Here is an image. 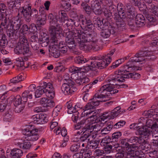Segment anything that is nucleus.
<instances>
[{
    "instance_id": "1",
    "label": "nucleus",
    "mask_w": 158,
    "mask_h": 158,
    "mask_svg": "<svg viewBox=\"0 0 158 158\" xmlns=\"http://www.w3.org/2000/svg\"><path fill=\"white\" fill-rule=\"evenodd\" d=\"M138 62L137 57L131 58L125 65L121 66L118 71L115 72L114 78L109 81V84L102 86L84 108H83L81 104L77 103L74 106V110L77 111L82 109L83 111L81 114V117H86L85 118L88 119V122L91 121L92 123H94L97 116V113L93 108L99 105L100 102H105L108 100L110 94L112 95L118 92L117 89H114L115 85L117 84L116 82H123L125 78H131L135 79L138 78V73L134 72L138 70V67L135 65V63Z\"/></svg>"
},
{
    "instance_id": "2",
    "label": "nucleus",
    "mask_w": 158,
    "mask_h": 158,
    "mask_svg": "<svg viewBox=\"0 0 158 158\" xmlns=\"http://www.w3.org/2000/svg\"><path fill=\"white\" fill-rule=\"evenodd\" d=\"M73 33L74 39L76 42L78 43L81 50L88 51L91 49L97 51L100 49V41L98 38L88 37L80 30L74 29L73 30Z\"/></svg>"
},
{
    "instance_id": "3",
    "label": "nucleus",
    "mask_w": 158,
    "mask_h": 158,
    "mask_svg": "<svg viewBox=\"0 0 158 158\" xmlns=\"http://www.w3.org/2000/svg\"><path fill=\"white\" fill-rule=\"evenodd\" d=\"M51 31V37L49 40L47 37H43L42 38V46H47L49 45V47L56 44L58 41V39L62 35V29L59 25H57L56 27L51 26L50 28Z\"/></svg>"
},
{
    "instance_id": "4",
    "label": "nucleus",
    "mask_w": 158,
    "mask_h": 158,
    "mask_svg": "<svg viewBox=\"0 0 158 158\" xmlns=\"http://www.w3.org/2000/svg\"><path fill=\"white\" fill-rule=\"evenodd\" d=\"M89 122L90 124L87 127L84 135L80 137V140L81 142L89 143H91L93 139L96 137L97 135V132L100 129L99 128H98V127L100 126H98L95 123V121L92 123L91 121Z\"/></svg>"
},
{
    "instance_id": "5",
    "label": "nucleus",
    "mask_w": 158,
    "mask_h": 158,
    "mask_svg": "<svg viewBox=\"0 0 158 158\" xmlns=\"http://www.w3.org/2000/svg\"><path fill=\"white\" fill-rule=\"evenodd\" d=\"M45 93L46 95L49 98H53L55 96L54 88L50 83H46L43 81L42 86L37 87L35 93V98H39L44 93Z\"/></svg>"
},
{
    "instance_id": "6",
    "label": "nucleus",
    "mask_w": 158,
    "mask_h": 158,
    "mask_svg": "<svg viewBox=\"0 0 158 158\" xmlns=\"http://www.w3.org/2000/svg\"><path fill=\"white\" fill-rule=\"evenodd\" d=\"M114 49L111 50L107 55H103L102 59L98 60V57L95 56L93 57L91 59L97 60V61H94L93 62L94 66H95V70L97 67L99 69H103L106 67L111 62L112 60L111 56L115 52Z\"/></svg>"
},
{
    "instance_id": "7",
    "label": "nucleus",
    "mask_w": 158,
    "mask_h": 158,
    "mask_svg": "<svg viewBox=\"0 0 158 158\" xmlns=\"http://www.w3.org/2000/svg\"><path fill=\"white\" fill-rule=\"evenodd\" d=\"M73 30L70 31L69 29L66 30L63 35L66 38L65 42L69 48L72 50V52L76 55H79L81 52L76 49V41L74 39L73 34Z\"/></svg>"
},
{
    "instance_id": "8",
    "label": "nucleus",
    "mask_w": 158,
    "mask_h": 158,
    "mask_svg": "<svg viewBox=\"0 0 158 158\" xmlns=\"http://www.w3.org/2000/svg\"><path fill=\"white\" fill-rule=\"evenodd\" d=\"M29 51V44L27 38L24 36H20L14 51L17 54H25Z\"/></svg>"
},
{
    "instance_id": "9",
    "label": "nucleus",
    "mask_w": 158,
    "mask_h": 158,
    "mask_svg": "<svg viewBox=\"0 0 158 158\" xmlns=\"http://www.w3.org/2000/svg\"><path fill=\"white\" fill-rule=\"evenodd\" d=\"M151 132L152 131L145 126L139 127V135H140L139 136V149H145L146 140Z\"/></svg>"
},
{
    "instance_id": "10",
    "label": "nucleus",
    "mask_w": 158,
    "mask_h": 158,
    "mask_svg": "<svg viewBox=\"0 0 158 158\" xmlns=\"http://www.w3.org/2000/svg\"><path fill=\"white\" fill-rule=\"evenodd\" d=\"M31 125H29L22 131L23 134L24 135L26 140L29 141H35L37 140L39 137V135L37 133L38 130L33 129Z\"/></svg>"
},
{
    "instance_id": "11",
    "label": "nucleus",
    "mask_w": 158,
    "mask_h": 158,
    "mask_svg": "<svg viewBox=\"0 0 158 158\" xmlns=\"http://www.w3.org/2000/svg\"><path fill=\"white\" fill-rule=\"evenodd\" d=\"M153 55V52L147 48L141 49L139 52V70L144 68L145 57L151 56Z\"/></svg>"
},
{
    "instance_id": "12",
    "label": "nucleus",
    "mask_w": 158,
    "mask_h": 158,
    "mask_svg": "<svg viewBox=\"0 0 158 158\" xmlns=\"http://www.w3.org/2000/svg\"><path fill=\"white\" fill-rule=\"evenodd\" d=\"M61 89L65 95H70L76 90V88L74 86V82L71 80H69L68 83L63 84Z\"/></svg>"
},
{
    "instance_id": "13",
    "label": "nucleus",
    "mask_w": 158,
    "mask_h": 158,
    "mask_svg": "<svg viewBox=\"0 0 158 158\" xmlns=\"http://www.w3.org/2000/svg\"><path fill=\"white\" fill-rule=\"evenodd\" d=\"M139 10L141 12V14H139V27L144 26L145 23L146 16L148 14V6L143 5V7H140Z\"/></svg>"
},
{
    "instance_id": "14",
    "label": "nucleus",
    "mask_w": 158,
    "mask_h": 158,
    "mask_svg": "<svg viewBox=\"0 0 158 158\" xmlns=\"http://www.w3.org/2000/svg\"><path fill=\"white\" fill-rule=\"evenodd\" d=\"M36 88V85L35 84L31 85L28 87V90L25 91L22 94L23 101L24 102H26L28 98L31 99L32 98L33 91Z\"/></svg>"
},
{
    "instance_id": "15",
    "label": "nucleus",
    "mask_w": 158,
    "mask_h": 158,
    "mask_svg": "<svg viewBox=\"0 0 158 158\" xmlns=\"http://www.w3.org/2000/svg\"><path fill=\"white\" fill-rule=\"evenodd\" d=\"M115 27L113 24L110 25L102 30L101 35L103 38H107L110 36L111 34H113L115 33Z\"/></svg>"
},
{
    "instance_id": "16",
    "label": "nucleus",
    "mask_w": 158,
    "mask_h": 158,
    "mask_svg": "<svg viewBox=\"0 0 158 158\" xmlns=\"http://www.w3.org/2000/svg\"><path fill=\"white\" fill-rule=\"evenodd\" d=\"M102 4L101 2H99L98 1H94L91 4L92 9L95 14L99 15L103 13V10L101 6Z\"/></svg>"
},
{
    "instance_id": "17",
    "label": "nucleus",
    "mask_w": 158,
    "mask_h": 158,
    "mask_svg": "<svg viewBox=\"0 0 158 158\" xmlns=\"http://www.w3.org/2000/svg\"><path fill=\"white\" fill-rule=\"evenodd\" d=\"M86 31L85 32L81 30L84 33H85L88 37H91V38L95 37L98 38L97 36V34L94 31V27L93 24H88L85 25Z\"/></svg>"
},
{
    "instance_id": "18",
    "label": "nucleus",
    "mask_w": 158,
    "mask_h": 158,
    "mask_svg": "<svg viewBox=\"0 0 158 158\" xmlns=\"http://www.w3.org/2000/svg\"><path fill=\"white\" fill-rule=\"evenodd\" d=\"M6 9V6L5 4L3 3L0 4V20L1 21V25L4 26L7 23V19L5 16V14L4 12L2 11H4Z\"/></svg>"
},
{
    "instance_id": "19",
    "label": "nucleus",
    "mask_w": 158,
    "mask_h": 158,
    "mask_svg": "<svg viewBox=\"0 0 158 158\" xmlns=\"http://www.w3.org/2000/svg\"><path fill=\"white\" fill-rule=\"evenodd\" d=\"M23 154L22 151L19 148H13L10 152V158H19Z\"/></svg>"
},
{
    "instance_id": "20",
    "label": "nucleus",
    "mask_w": 158,
    "mask_h": 158,
    "mask_svg": "<svg viewBox=\"0 0 158 158\" xmlns=\"http://www.w3.org/2000/svg\"><path fill=\"white\" fill-rule=\"evenodd\" d=\"M11 24L14 31L18 30L21 26L20 20L18 17L13 18L11 21Z\"/></svg>"
},
{
    "instance_id": "21",
    "label": "nucleus",
    "mask_w": 158,
    "mask_h": 158,
    "mask_svg": "<svg viewBox=\"0 0 158 158\" xmlns=\"http://www.w3.org/2000/svg\"><path fill=\"white\" fill-rule=\"evenodd\" d=\"M56 21L60 23H64L65 21L68 19V17L65 12L64 10H60L59 12V15L56 17Z\"/></svg>"
},
{
    "instance_id": "22",
    "label": "nucleus",
    "mask_w": 158,
    "mask_h": 158,
    "mask_svg": "<svg viewBox=\"0 0 158 158\" xmlns=\"http://www.w3.org/2000/svg\"><path fill=\"white\" fill-rule=\"evenodd\" d=\"M57 43L56 44H54L53 46H51L49 49V51L50 54L55 58L59 57L60 55L59 50L56 47V46H57Z\"/></svg>"
},
{
    "instance_id": "23",
    "label": "nucleus",
    "mask_w": 158,
    "mask_h": 158,
    "mask_svg": "<svg viewBox=\"0 0 158 158\" xmlns=\"http://www.w3.org/2000/svg\"><path fill=\"white\" fill-rule=\"evenodd\" d=\"M40 103L44 107H52L55 105V103L52 100L48 99L46 98H41Z\"/></svg>"
},
{
    "instance_id": "24",
    "label": "nucleus",
    "mask_w": 158,
    "mask_h": 158,
    "mask_svg": "<svg viewBox=\"0 0 158 158\" xmlns=\"http://www.w3.org/2000/svg\"><path fill=\"white\" fill-rule=\"evenodd\" d=\"M31 6H28L26 7H24L22 12L24 16L26 19L27 21H29L30 20V17L31 15V13H30Z\"/></svg>"
},
{
    "instance_id": "25",
    "label": "nucleus",
    "mask_w": 158,
    "mask_h": 158,
    "mask_svg": "<svg viewBox=\"0 0 158 158\" xmlns=\"http://www.w3.org/2000/svg\"><path fill=\"white\" fill-rule=\"evenodd\" d=\"M24 78L23 75L21 74L19 75L18 76L13 78L10 80V82L9 83L10 86L12 85L13 84H15L23 80Z\"/></svg>"
},
{
    "instance_id": "26",
    "label": "nucleus",
    "mask_w": 158,
    "mask_h": 158,
    "mask_svg": "<svg viewBox=\"0 0 158 158\" xmlns=\"http://www.w3.org/2000/svg\"><path fill=\"white\" fill-rule=\"evenodd\" d=\"M95 66L94 65L93 62L90 63V65H86L81 68V72L86 73L89 70H95Z\"/></svg>"
},
{
    "instance_id": "27",
    "label": "nucleus",
    "mask_w": 158,
    "mask_h": 158,
    "mask_svg": "<svg viewBox=\"0 0 158 158\" xmlns=\"http://www.w3.org/2000/svg\"><path fill=\"white\" fill-rule=\"evenodd\" d=\"M92 87V85L91 84H88L85 86L83 89V99L84 101H86L87 99V97L88 96V94L86 93V92L89 91V90Z\"/></svg>"
},
{
    "instance_id": "28",
    "label": "nucleus",
    "mask_w": 158,
    "mask_h": 158,
    "mask_svg": "<svg viewBox=\"0 0 158 158\" xmlns=\"http://www.w3.org/2000/svg\"><path fill=\"white\" fill-rule=\"evenodd\" d=\"M17 143L16 145H17L20 148L26 150L29 149L31 145L30 142H24L23 143L18 142Z\"/></svg>"
},
{
    "instance_id": "29",
    "label": "nucleus",
    "mask_w": 158,
    "mask_h": 158,
    "mask_svg": "<svg viewBox=\"0 0 158 158\" xmlns=\"http://www.w3.org/2000/svg\"><path fill=\"white\" fill-rule=\"evenodd\" d=\"M155 115H158V114H154V110L153 109H151L148 111H145L142 114L143 116L144 117L146 118L151 117L152 116H154Z\"/></svg>"
},
{
    "instance_id": "30",
    "label": "nucleus",
    "mask_w": 158,
    "mask_h": 158,
    "mask_svg": "<svg viewBox=\"0 0 158 158\" xmlns=\"http://www.w3.org/2000/svg\"><path fill=\"white\" fill-rule=\"evenodd\" d=\"M58 128L57 130L55 129L54 130V132L56 133V135H59L60 133L63 137H65L67 135V132L66 129L64 127H63L62 130L60 129L59 127H57Z\"/></svg>"
},
{
    "instance_id": "31",
    "label": "nucleus",
    "mask_w": 158,
    "mask_h": 158,
    "mask_svg": "<svg viewBox=\"0 0 158 158\" xmlns=\"http://www.w3.org/2000/svg\"><path fill=\"white\" fill-rule=\"evenodd\" d=\"M121 109L120 106H118L114 108L112 112H110V114H111L112 116L111 118H112L113 119L118 116L119 114H120L121 112Z\"/></svg>"
},
{
    "instance_id": "32",
    "label": "nucleus",
    "mask_w": 158,
    "mask_h": 158,
    "mask_svg": "<svg viewBox=\"0 0 158 158\" xmlns=\"http://www.w3.org/2000/svg\"><path fill=\"white\" fill-rule=\"evenodd\" d=\"M80 153L82 154V158H90L91 152L90 150L83 149L81 150Z\"/></svg>"
},
{
    "instance_id": "33",
    "label": "nucleus",
    "mask_w": 158,
    "mask_h": 158,
    "mask_svg": "<svg viewBox=\"0 0 158 158\" xmlns=\"http://www.w3.org/2000/svg\"><path fill=\"white\" fill-rule=\"evenodd\" d=\"M71 78L77 84L79 85H81L83 84L84 80L82 78H79L78 75H77L75 74H73L71 76Z\"/></svg>"
},
{
    "instance_id": "34",
    "label": "nucleus",
    "mask_w": 158,
    "mask_h": 158,
    "mask_svg": "<svg viewBox=\"0 0 158 158\" xmlns=\"http://www.w3.org/2000/svg\"><path fill=\"white\" fill-rule=\"evenodd\" d=\"M40 116V124L46 123L48 121V116L45 114L41 113L39 114Z\"/></svg>"
},
{
    "instance_id": "35",
    "label": "nucleus",
    "mask_w": 158,
    "mask_h": 158,
    "mask_svg": "<svg viewBox=\"0 0 158 158\" xmlns=\"http://www.w3.org/2000/svg\"><path fill=\"white\" fill-rule=\"evenodd\" d=\"M157 6L154 4L153 3H151L148 5V9L150 10V11L154 14L155 12L157 10Z\"/></svg>"
},
{
    "instance_id": "36",
    "label": "nucleus",
    "mask_w": 158,
    "mask_h": 158,
    "mask_svg": "<svg viewBox=\"0 0 158 158\" xmlns=\"http://www.w3.org/2000/svg\"><path fill=\"white\" fill-rule=\"evenodd\" d=\"M22 101L24 102L23 101L22 97V98L20 96L17 95L15 97H14V102L15 106H19L21 103Z\"/></svg>"
},
{
    "instance_id": "37",
    "label": "nucleus",
    "mask_w": 158,
    "mask_h": 158,
    "mask_svg": "<svg viewBox=\"0 0 158 158\" xmlns=\"http://www.w3.org/2000/svg\"><path fill=\"white\" fill-rule=\"evenodd\" d=\"M81 68L77 67L75 66H73L71 67L69 69L70 71L73 73L71 75V76L73 74H75L77 75H78V73H81Z\"/></svg>"
},
{
    "instance_id": "38",
    "label": "nucleus",
    "mask_w": 158,
    "mask_h": 158,
    "mask_svg": "<svg viewBox=\"0 0 158 158\" xmlns=\"http://www.w3.org/2000/svg\"><path fill=\"white\" fill-rule=\"evenodd\" d=\"M61 109V105H58L56 106L54 109L53 111L52 115L53 117H56L57 116L60 112Z\"/></svg>"
},
{
    "instance_id": "39",
    "label": "nucleus",
    "mask_w": 158,
    "mask_h": 158,
    "mask_svg": "<svg viewBox=\"0 0 158 158\" xmlns=\"http://www.w3.org/2000/svg\"><path fill=\"white\" fill-rule=\"evenodd\" d=\"M81 6L88 14H90L92 11V9L87 3L83 2L81 4Z\"/></svg>"
},
{
    "instance_id": "40",
    "label": "nucleus",
    "mask_w": 158,
    "mask_h": 158,
    "mask_svg": "<svg viewBox=\"0 0 158 158\" xmlns=\"http://www.w3.org/2000/svg\"><path fill=\"white\" fill-rule=\"evenodd\" d=\"M50 3L49 1H46L44 3V6H45V8L43 6H41L39 9L40 11L43 14L45 10H49V6L50 5Z\"/></svg>"
},
{
    "instance_id": "41",
    "label": "nucleus",
    "mask_w": 158,
    "mask_h": 158,
    "mask_svg": "<svg viewBox=\"0 0 158 158\" xmlns=\"http://www.w3.org/2000/svg\"><path fill=\"white\" fill-rule=\"evenodd\" d=\"M14 116L11 113H8L6 114L4 117V120L5 121L10 122L13 119Z\"/></svg>"
},
{
    "instance_id": "42",
    "label": "nucleus",
    "mask_w": 158,
    "mask_h": 158,
    "mask_svg": "<svg viewBox=\"0 0 158 158\" xmlns=\"http://www.w3.org/2000/svg\"><path fill=\"white\" fill-rule=\"evenodd\" d=\"M1 36L2 38L0 42V45L2 47H3L7 45L8 42L5 35H1Z\"/></svg>"
},
{
    "instance_id": "43",
    "label": "nucleus",
    "mask_w": 158,
    "mask_h": 158,
    "mask_svg": "<svg viewBox=\"0 0 158 158\" xmlns=\"http://www.w3.org/2000/svg\"><path fill=\"white\" fill-rule=\"evenodd\" d=\"M75 61L77 64H83L86 61V59H84L82 56H78L76 57L75 59Z\"/></svg>"
},
{
    "instance_id": "44",
    "label": "nucleus",
    "mask_w": 158,
    "mask_h": 158,
    "mask_svg": "<svg viewBox=\"0 0 158 158\" xmlns=\"http://www.w3.org/2000/svg\"><path fill=\"white\" fill-rule=\"evenodd\" d=\"M46 15L44 14L42 15V18L39 20H38L37 21V23L38 24L44 25L46 23Z\"/></svg>"
},
{
    "instance_id": "45",
    "label": "nucleus",
    "mask_w": 158,
    "mask_h": 158,
    "mask_svg": "<svg viewBox=\"0 0 158 158\" xmlns=\"http://www.w3.org/2000/svg\"><path fill=\"white\" fill-rule=\"evenodd\" d=\"M40 116L39 114L34 115L32 117V122L35 124H40Z\"/></svg>"
},
{
    "instance_id": "46",
    "label": "nucleus",
    "mask_w": 158,
    "mask_h": 158,
    "mask_svg": "<svg viewBox=\"0 0 158 158\" xmlns=\"http://www.w3.org/2000/svg\"><path fill=\"white\" fill-rule=\"evenodd\" d=\"M69 0H62L63 3L62 5L64 8L66 10H69L70 9L71 5L69 4L68 1Z\"/></svg>"
},
{
    "instance_id": "47",
    "label": "nucleus",
    "mask_w": 158,
    "mask_h": 158,
    "mask_svg": "<svg viewBox=\"0 0 158 158\" xmlns=\"http://www.w3.org/2000/svg\"><path fill=\"white\" fill-rule=\"evenodd\" d=\"M29 31V28L26 24L23 25L20 30L21 33L23 34H26Z\"/></svg>"
},
{
    "instance_id": "48",
    "label": "nucleus",
    "mask_w": 158,
    "mask_h": 158,
    "mask_svg": "<svg viewBox=\"0 0 158 158\" xmlns=\"http://www.w3.org/2000/svg\"><path fill=\"white\" fill-rule=\"evenodd\" d=\"M112 117L111 114H110V112H105L103 113L102 115V119L104 120L105 119L108 118V119H113Z\"/></svg>"
},
{
    "instance_id": "49",
    "label": "nucleus",
    "mask_w": 158,
    "mask_h": 158,
    "mask_svg": "<svg viewBox=\"0 0 158 158\" xmlns=\"http://www.w3.org/2000/svg\"><path fill=\"white\" fill-rule=\"evenodd\" d=\"M154 122V121L151 119L146 120L145 126L148 129L149 128L151 129V127L152 126Z\"/></svg>"
},
{
    "instance_id": "50",
    "label": "nucleus",
    "mask_w": 158,
    "mask_h": 158,
    "mask_svg": "<svg viewBox=\"0 0 158 158\" xmlns=\"http://www.w3.org/2000/svg\"><path fill=\"white\" fill-rule=\"evenodd\" d=\"M37 29L36 27L34 24H31L29 28V31L31 33L34 34L36 32Z\"/></svg>"
},
{
    "instance_id": "51",
    "label": "nucleus",
    "mask_w": 158,
    "mask_h": 158,
    "mask_svg": "<svg viewBox=\"0 0 158 158\" xmlns=\"http://www.w3.org/2000/svg\"><path fill=\"white\" fill-rule=\"evenodd\" d=\"M103 20H101L100 18H98L95 19L94 20V24L97 25L98 27H100L103 24Z\"/></svg>"
},
{
    "instance_id": "52",
    "label": "nucleus",
    "mask_w": 158,
    "mask_h": 158,
    "mask_svg": "<svg viewBox=\"0 0 158 158\" xmlns=\"http://www.w3.org/2000/svg\"><path fill=\"white\" fill-rule=\"evenodd\" d=\"M16 64L17 66L20 67L23 65L24 62L23 58L21 57L18 58L16 59Z\"/></svg>"
},
{
    "instance_id": "53",
    "label": "nucleus",
    "mask_w": 158,
    "mask_h": 158,
    "mask_svg": "<svg viewBox=\"0 0 158 158\" xmlns=\"http://www.w3.org/2000/svg\"><path fill=\"white\" fill-rule=\"evenodd\" d=\"M2 60L4 64L6 65H10L12 64V61L9 58L4 57Z\"/></svg>"
},
{
    "instance_id": "54",
    "label": "nucleus",
    "mask_w": 158,
    "mask_h": 158,
    "mask_svg": "<svg viewBox=\"0 0 158 158\" xmlns=\"http://www.w3.org/2000/svg\"><path fill=\"white\" fill-rule=\"evenodd\" d=\"M112 128V126L111 125H108L106 127L102 129L101 131V133L102 134H106L107 132H104V131L108 132L109 131L111 130Z\"/></svg>"
},
{
    "instance_id": "55",
    "label": "nucleus",
    "mask_w": 158,
    "mask_h": 158,
    "mask_svg": "<svg viewBox=\"0 0 158 158\" xmlns=\"http://www.w3.org/2000/svg\"><path fill=\"white\" fill-rule=\"evenodd\" d=\"M146 17L147 19L150 22H154L156 20V19L155 16L153 15H147Z\"/></svg>"
},
{
    "instance_id": "56",
    "label": "nucleus",
    "mask_w": 158,
    "mask_h": 158,
    "mask_svg": "<svg viewBox=\"0 0 158 158\" xmlns=\"http://www.w3.org/2000/svg\"><path fill=\"white\" fill-rule=\"evenodd\" d=\"M146 120L144 117H141L139 119V127L145 126Z\"/></svg>"
},
{
    "instance_id": "57",
    "label": "nucleus",
    "mask_w": 158,
    "mask_h": 158,
    "mask_svg": "<svg viewBox=\"0 0 158 158\" xmlns=\"http://www.w3.org/2000/svg\"><path fill=\"white\" fill-rule=\"evenodd\" d=\"M79 148V145H72L70 148V150L73 152H76L77 151Z\"/></svg>"
},
{
    "instance_id": "58",
    "label": "nucleus",
    "mask_w": 158,
    "mask_h": 158,
    "mask_svg": "<svg viewBox=\"0 0 158 158\" xmlns=\"http://www.w3.org/2000/svg\"><path fill=\"white\" fill-rule=\"evenodd\" d=\"M104 153V151L102 150L99 149L96 150L94 153L95 156H99L102 155Z\"/></svg>"
},
{
    "instance_id": "59",
    "label": "nucleus",
    "mask_w": 158,
    "mask_h": 158,
    "mask_svg": "<svg viewBox=\"0 0 158 158\" xmlns=\"http://www.w3.org/2000/svg\"><path fill=\"white\" fill-rule=\"evenodd\" d=\"M78 114V112H76L75 114H73L72 118L74 122H77L79 117Z\"/></svg>"
},
{
    "instance_id": "60",
    "label": "nucleus",
    "mask_w": 158,
    "mask_h": 158,
    "mask_svg": "<svg viewBox=\"0 0 158 158\" xmlns=\"http://www.w3.org/2000/svg\"><path fill=\"white\" fill-rule=\"evenodd\" d=\"M138 124L137 123H133L130 125V127L133 130L138 131Z\"/></svg>"
},
{
    "instance_id": "61",
    "label": "nucleus",
    "mask_w": 158,
    "mask_h": 158,
    "mask_svg": "<svg viewBox=\"0 0 158 158\" xmlns=\"http://www.w3.org/2000/svg\"><path fill=\"white\" fill-rule=\"evenodd\" d=\"M122 135L121 132H118L114 133L112 135V138L113 139H117L120 137Z\"/></svg>"
},
{
    "instance_id": "62",
    "label": "nucleus",
    "mask_w": 158,
    "mask_h": 158,
    "mask_svg": "<svg viewBox=\"0 0 158 158\" xmlns=\"http://www.w3.org/2000/svg\"><path fill=\"white\" fill-rule=\"evenodd\" d=\"M85 130V129L82 128L79 130H77V131L75 132L74 134L77 135L78 136H80V135L84 134Z\"/></svg>"
},
{
    "instance_id": "63",
    "label": "nucleus",
    "mask_w": 158,
    "mask_h": 158,
    "mask_svg": "<svg viewBox=\"0 0 158 158\" xmlns=\"http://www.w3.org/2000/svg\"><path fill=\"white\" fill-rule=\"evenodd\" d=\"M112 147L111 145H108L105 146V151L106 153H109L111 151Z\"/></svg>"
},
{
    "instance_id": "64",
    "label": "nucleus",
    "mask_w": 158,
    "mask_h": 158,
    "mask_svg": "<svg viewBox=\"0 0 158 158\" xmlns=\"http://www.w3.org/2000/svg\"><path fill=\"white\" fill-rule=\"evenodd\" d=\"M68 20V23L66 24H67L68 25H75V23L76 22H78V20H74V19H69L67 20Z\"/></svg>"
}]
</instances>
